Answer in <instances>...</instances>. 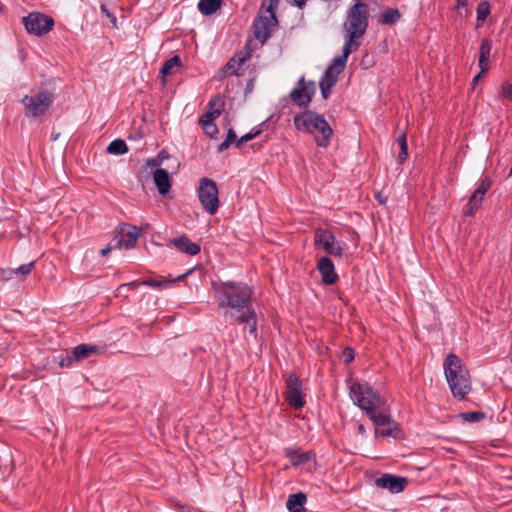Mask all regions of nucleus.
<instances>
[{
	"mask_svg": "<svg viewBox=\"0 0 512 512\" xmlns=\"http://www.w3.org/2000/svg\"><path fill=\"white\" fill-rule=\"evenodd\" d=\"M215 298L223 308L224 318L232 325L244 324L250 335L257 337V316L252 306V290L243 282L226 281L213 284Z\"/></svg>",
	"mask_w": 512,
	"mask_h": 512,
	"instance_id": "1",
	"label": "nucleus"
},
{
	"mask_svg": "<svg viewBox=\"0 0 512 512\" xmlns=\"http://www.w3.org/2000/svg\"><path fill=\"white\" fill-rule=\"evenodd\" d=\"M350 397L355 405L365 411L375 426L384 427L393 421L384 409L385 399L369 383L354 382L350 386Z\"/></svg>",
	"mask_w": 512,
	"mask_h": 512,
	"instance_id": "2",
	"label": "nucleus"
},
{
	"mask_svg": "<svg viewBox=\"0 0 512 512\" xmlns=\"http://www.w3.org/2000/svg\"><path fill=\"white\" fill-rule=\"evenodd\" d=\"M370 7L362 0H354L347 10L346 20L343 23L345 32V48L357 50L369 25Z\"/></svg>",
	"mask_w": 512,
	"mask_h": 512,
	"instance_id": "3",
	"label": "nucleus"
},
{
	"mask_svg": "<svg viewBox=\"0 0 512 512\" xmlns=\"http://www.w3.org/2000/svg\"><path fill=\"white\" fill-rule=\"evenodd\" d=\"M444 373L453 397L463 400L471 391V378L467 367L454 353H449L443 363Z\"/></svg>",
	"mask_w": 512,
	"mask_h": 512,
	"instance_id": "4",
	"label": "nucleus"
},
{
	"mask_svg": "<svg viewBox=\"0 0 512 512\" xmlns=\"http://www.w3.org/2000/svg\"><path fill=\"white\" fill-rule=\"evenodd\" d=\"M293 123L297 130L314 135L318 147L329 145L333 129L322 115L312 110H305L294 116Z\"/></svg>",
	"mask_w": 512,
	"mask_h": 512,
	"instance_id": "5",
	"label": "nucleus"
},
{
	"mask_svg": "<svg viewBox=\"0 0 512 512\" xmlns=\"http://www.w3.org/2000/svg\"><path fill=\"white\" fill-rule=\"evenodd\" d=\"M280 0H263L261 7H264L268 2L265 14L258 15L253 23L254 37L262 44L267 41L271 35V27L276 26L278 23L276 17V8Z\"/></svg>",
	"mask_w": 512,
	"mask_h": 512,
	"instance_id": "6",
	"label": "nucleus"
},
{
	"mask_svg": "<svg viewBox=\"0 0 512 512\" xmlns=\"http://www.w3.org/2000/svg\"><path fill=\"white\" fill-rule=\"evenodd\" d=\"M219 192L214 180L204 177L199 181L198 198L203 209L214 215L219 208Z\"/></svg>",
	"mask_w": 512,
	"mask_h": 512,
	"instance_id": "7",
	"label": "nucleus"
},
{
	"mask_svg": "<svg viewBox=\"0 0 512 512\" xmlns=\"http://www.w3.org/2000/svg\"><path fill=\"white\" fill-rule=\"evenodd\" d=\"M54 95L48 90H40L34 96L26 95L22 99L25 107V115L29 117H39L43 115L52 105Z\"/></svg>",
	"mask_w": 512,
	"mask_h": 512,
	"instance_id": "8",
	"label": "nucleus"
},
{
	"mask_svg": "<svg viewBox=\"0 0 512 512\" xmlns=\"http://www.w3.org/2000/svg\"><path fill=\"white\" fill-rule=\"evenodd\" d=\"M29 34L41 36L47 34L54 26V19L41 12H31L22 19Z\"/></svg>",
	"mask_w": 512,
	"mask_h": 512,
	"instance_id": "9",
	"label": "nucleus"
},
{
	"mask_svg": "<svg viewBox=\"0 0 512 512\" xmlns=\"http://www.w3.org/2000/svg\"><path fill=\"white\" fill-rule=\"evenodd\" d=\"M285 400L294 409H301L305 405L302 397V382L299 377L291 372L286 379Z\"/></svg>",
	"mask_w": 512,
	"mask_h": 512,
	"instance_id": "10",
	"label": "nucleus"
},
{
	"mask_svg": "<svg viewBox=\"0 0 512 512\" xmlns=\"http://www.w3.org/2000/svg\"><path fill=\"white\" fill-rule=\"evenodd\" d=\"M314 241L315 245L321 246L325 253L334 257H342L343 249L331 231L322 228L316 229Z\"/></svg>",
	"mask_w": 512,
	"mask_h": 512,
	"instance_id": "11",
	"label": "nucleus"
},
{
	"mask_svg": "<svg viewBox=\"0 0 512 512\" xmlns=\"http://www.w3.org/2000/svg\"><path fill=\"white\" fill-rule=\"evenodd\" d=\"M316 86L313 81L306 82L301 78L297 86L290 92L291 101L299 107H307L315 94Z\"/></svg>",
	"mask_w": 512,
	"mask_h": 512,
	"instance_id": "12",
	"label": "nucleus"
},
{
	"mask_svg": "<svg viewBox=\"0 0 512 512\" xmlns=\"http://www.w3.org/2000/svg\"><path fill=\"white\" fill-rule=\"evenodd\" d=\"M491 187V181L488 177L481 179L478 187L472 193L468 203L464 208V215L471 217L477 212L480 208L482 201L484 199V195Z\"/></svg>",
	"mask_w": 512,
	"mask_h": 512,
	"instance_id": "13",
	"label": "nucleus"
},
{
	"mask_svg": "<svg viewBox=\"0 0 512 512\" xmlns=\"http://www.w3.org/2000/svg\"><path fill=\"white\" fill-rule=\"evenodd\" d=\"M352 51L349 48L343 47L342 55L333 59L332 63L327 67L322 78L337 83L338 76L345 69L348 57Z\"/></svg>",
	"mask_w": 512,
	"mask_h": 512,
	"instance_id": "14",
	"label": "nucleus"
},
{
	"mask_svg": "<svg viewBox=\"0 0 512 512\" xmlns=\"http://www.w3.org/2000/svg\"><path fill=\"white\" fill-rule=\"evenodd\" d=\"M375 484L380 488L387 489L391 493H400L406 488L408 479L387 473L377 478Z\"/></svg>",
	"mask_w": 512,
	"mask_h": 512,
	"instance_id": "15",
	"label": "nucleus"
},
{
	"mask_svg": "<svg viewBox=\"0 0 512 512\" xmlns=\"http://www.w3.org/2000/svg\"><path fill=\"white\" fill-rule=\"evenodd\" d=\"M141 229L136 226L124 225L120 231V237L117 240L115 248L130 249L133 248L140 236Z\"/></svg>",
	"mask_w": 512,
	"mask_h": 512,
	"instance_id": "16",
	"label": "nucleus"
},
{
	"mask_svg": "<svg viewBox=\"0 0 512 512\" xmlns=\"http://www.w3.org/2000/svg\"><path fill=\"white\" fill-rule=\"evenodd\" d=\"M317 269L321 274L322 282L324 284L332 285L338 280V275L335 271L333 261L329 257H321L318 261Z\"/></svg>",
	"mask_w": 512,
	"mask_h": 512,
	"instance_id": "17",
	"label": "nucleus"
},
{
	"mask_svg": "<svg viewBox=\"0 0 512 512\" xmlns=\"http://www.w3.org/2000/svg\"><path fill=\"white\" fill-rule=\"evenodd\" d=\"M170 244L175 246L179 251L190 256H195L201 251L200 246L197 243L192 242L186 235H181L171 239Z\"/></svg>",
	"mask_w": 512,
	"mask_h": 512,
	"instance_id": "18",
	"label": "nucleus"
},
{
	"mask_svg": "<svg viewBox=\"0 0 512 512\" xmlns=\"http://www.w3.org/2000/svg\"><path fill=\"white\" fill-rule=\"evenodd\" d=\"M154 183L161 195H166L171 188V180L168 171L163 168H157L154 173Z\"/></svg>",
	"mask_w": 512,
	"mask_h": 512,
	"instance_id": "19",
	"label": "nucleus"
},
{
	"mask_svg": "<svg viewBox=\"0 0 512 512\" xmlns=\"http://www.w3.org/2000/svg\"><path fill=\"white\" fill-rule=\"evenodd\" d=\"M492 49V42L490 39L485 38L482 40L479 48V67L481 73H486L489 69V58Z\"/></svg>",
	"mask_w": 512,
	"mask_h": 512,
	"instance_id": "20",
	"label": "nucleus"
},
{
	"mask_svg": "<svg viewBox=\"0 0 512 512\" xmlns=\"http://www.w3.org/2000/svg\"><path fill=\"white\" fill-rule=\"evenodd\" d=\"M307 496L303 492L290 495L287 499L286 507L290 512H306L304 507Z\"/></svg>",
	"mask_w": 512,
	"mask_h": 512,
	"instance_id": "21",
	"label": "nucleus"
},
{
	"mask_svg": "<svg viewBox=\"0 0 512 512\" xmlns=\"http://www.w3.org/2000/svg\"><path fill=\"white\" fill-rule=\"evenodd\" d=\"M375 434L380 435L382 437H393L396 439H400L403 437L402 429L395 420L387 423L386 426L384 427L376 428Z\"/></svg>",
	"mask_w": 512,
	"mask_h": 512,
	"instance_id": "22",
	"label": "nucleus"
},
{
	"mask_svg": "<svg viewBox=\"0 0 512 512\" xmlns=\"http://www.w3.org/2000/svg\"><path fill=\"white\" fill-rule=\"evenodd\" d=\"M286 456L291 460L293 466H298L309 462L314 454L310 451L301 452L300 450L290 449L287 450Z\"/></svg>",
	"mask_w": 512,
	"mask_h": 512,
	"instance_id": "23",
	"label": "nucleus"
},
{
	"mask_svg": "<svg viewBox=\"0 0 512 512\" xmlns=\"http://www.w3.org/2000/svg\"><path fill=\"white\" fill-rule=\"evenodd\" d=\"M98 351L99 348L95 345L80 344L72 350V354L74 355V358H76V361H82L91 355L98 353Z\"/></svg>",
	"mask_w": 512,
	"mask_h": 512,
	"instance_id": "24",
	"label": "nucleus"
},
{
	"mask_svg": "<svg viewBox=\"0 0 512 512\" xmlns=\"http://www.w3.org/2000/svg\"><path fill=\"white\" fill-rule=\"evenodd\" d=\"M221 5L222 0H200L197 7L203 15L209 16L220 9Z\"/></svg>",
	"mask_w": 512,
	"mask_h": 512,
	"instance_id": "25",
	"label": "nucleus"
},
{
	"mask_svg": "<svg viewBox=\"0 0 512 512\" xmlns=\"http://www.w3.org/2000/svg\"><path fill=\"white\" fill-rule=\"evenodd\" d=\"M189 273L190 272L184 273V274L178 276L177 278L171 279V280L170 279L155 280L152 278H147L142 281V284L145 286L155 288V289H161V288L167 287L169 284L183 280Z\"/></svg>",
	"mask_w": 512,
	"mask_h": 512,
	"instance_id": "26",
	"label": "nucleus"
},
{
	"mask_svg": "<svg viewBox=\"0 0 512 512\" xmlns=\"http://www.w3.org/2000/svg\"><path fill=\"white\" fill-rule=\"evenodd\" d=\"M401 18V13L397 8H387L379 17V23L382 25H394Z\"/></svg>",
	"mask_w": 512,
	"mask_h": 512,
	"instance_id": "27",
	"label": "nucleus"
},
{
	"mask_svg": "<svg viewBox=\"0 0 512 512\" xmlns=\"http://www.w3.org/2000/svg\"><path fill=\"white\" fill-rule=\"evenodd\" d=\"M397 143L400 146V152L397 157L398 163L402 164L408 157V145H407V136L405 132H401L397 139Z\"/></svg>",
	"mask_w": 512,
	"mask_h": 512,
	"instance_id": "28",
	"label": "nucleus"
},
{
	"mask_svg": "<svg viewBox=\"0 0 512 512\" xmlns=\"http://www.w3.org/2000/svg\"><path fill=\"white\" fill-rule=\"evenodd\" d=\"M128 151V146L122 139L113 140L107 147V152L114 155H122Z\"/></svg>",
	"mask_w": 512,
	"mask_h": 512,
	"instance_id": "29",
	"label": "nucleus"
},
{
	"mask_svg": "<svg viewBox=\"0 0 512 512\" xmlns=\"http://www.w3.org/2000/svg\"><path fill=\"white\" fill-rule=\"evenodd\" d=\"M490 14V5L487 1H482L477 7V27L481 26Z\"/></svg>",
	"mask_w": 512,
	"mask_h": 512,
	"instance_id": "30",
	"label": "nucleus"
},
{
	"mask_svg": "<svg viewBox=\"0 0 512 512\" xmlns=\"http://www.w3.org/2000/svg\"><path fill=\"white\" fill-rule=\"evenodd\" d=\"M181 63V59L178 55H174L173 57H171L170 59L166 60L160 70V73L162 74L163 77L169 75L171 73V70L175 67V66H179Z\"/></svg>",
	"mask_w": 512,
	"mask_h": 512,
	"instance_id": "31",
	"label": "nucleus"
},
{
	"mask_svg": "<svg viewBox=\"0 0 512 512\" xmlns=\"http://www.w3.org/2000/svg\"><path fill=\"white\" fill-rule=\"evenodd\" d=\"M221 115V109L216 108L213 111H207L199 118V125L203 128L209 123H214V119Z\"/></svg>",
	"mask_w": 512,
	"mask_h": 512,
	"instance_id": "32",
	"label": "nucleus"
},
{
	"mask_svg": "<svg viewBox=\"0 0 512 512\" xmlns=\"http://www.w3.org/2000/svg\"><path fill=\"white\" fill-rule=\"evenodd\" d=\"M239 138H237V135L235 133V131L230 128L227 132V135H226V138L224 139V141L222 143H220L217 147V151L218 152H223L225 151L226 149L229 148V146L232 144V143H235L236 144V141L238 140Z\"/></svg>",
	"mask_w": 512,
	"mask_h": 512,
	"instance_id": "33",
	"label": "nucleus"
},
{
	"mask_svg": "<svg viewBox=\"0 0 512 512\" xmlns=\"http://www.w3.org/2000/svg\"><path fill=\"white\" fill-rule=\"evenodd\" d=\"M459 416L467 422L474 423L482 420L485 417V414L480 411H472L460 413Z\"/></svg>",
	"mask_w": 512,
	"mask_h": 512,
	"instance_id": "34",
	"label": "nucleus"
},
{
	"mask_svg": "<svg viewBox=\"0 0 512 512\" xmlns=\"http://www.w3.org/2000/svg\"><path fill=\"white\" fill-rule=\"evenodd\" d=\"M34 266L35 261H31L29 263L20 265L18 268H15L14 270L16 277L25 278L27 275L31 273Z\"/></svg>",
	"mask_w": 512,
	"mask_h": 512,
	"instance_id": "35",
	"label": "nucleus"
},
{
	"mask_svg": "<svg viewBox=\"0 0 512 512\" xmlns=\"http://www.w3.org/2000/svg\"><path fill=\"white\" fill-rule=\"evenodd\" d=\"M252 50L249 48V43H247L244 49L238 52L234 57H236L238 61V67L244 64L247 60L251 58Z\"/></svg>",
	"mask_w": 512,
	"mask_h": 512,
	"instance_id": "36",
	"label": "nucleus"
},
{
	"mask_svg": "<svg viewBox=\"0 0 512 512\" xmlns=\"http://www.w3.org/2000/svg\"><path fill=\"white\" fill-rule=\"evenodd\" d=\"M336 83L333 82V81H330V80H326L324 78L321 79L320 83H319V86H320V90H321V95L324 99H327L331 93V89L332 87L335 85Z\"/></svg>",
	"mask_w": 512,
	"mask_h": 512,
	"instance_id": "37",
	"label": "nucleus"
},
{
	"mask_svg": "<svg viewBox=\"0 0 512 512\" xmlns=\"http://www.w3.org/2000/svg\"><path fill=\"white\" fill-rule=\"evenodd\" d=\"M261 134V130L254 128L249 133L243 135L236 141V147L240 148L243 143L248 142Z\"/></svg>",
	"mask_w": 512,
	"mask_h": 512,
	"instance_id": "38",
	"label": "nucleus"
},
{
	"mask_svg": "<svg viewBox=\"0 0 512 512\" xmlns=\"http://www.w3.org/2000/svg\"><path fill=\"white\" fill-rule=\"evenodd\" d=\"M500 97L512 102V85L509 82H504L500 86Z\"/></svg>",
	"mask_w": 512,
	"mask_h": 512,
	"instance_id": "39",
	"label": "nucleus"
},
{
	"mask_svg": "<svg viewBox=\"0 0 512 512\" xmlns=\"http://www.w3.org/2000/svg\"><path fill=\"white\" fill-rule=\"evenodd\" d=\"M16 277L15 270L13 268H0V280L8 281Z\"/></svg>",
	"mask_w": 512,
	"mask_h": 512,
	"instance_id": "40",
	"label": "nucleus"
},
{
	"mask_svg": "<svg viewBox=\"0 0 512 512\" xmlns=\"http://www.w3.org/2000/svg\"><path fill=\"white\" fill-rule=\"evenodd\" d=\"M207 136H209L212 139H216L217 135L219 133L218 127L215 125V123H209V125L202 128Z\"/></svg>",
	"mask_w": 512,
	"mask_h": 512,
	"instance_id": "41",
	"label": "nucleus"
},
{
	"mask_svg": "<svg viewBox=\"0 0 512 512\" xmlns=\"http://www.w3.org/2000/svg\"><path fill=\"white\" fill-rule=\"evenodd\" d=\"M74 361H76V358H74V355L72 354V352L70 354H68L67 356L63 357L60 361H59V365L60 367L62 368H69L72 366V364L74 363Z\"/></svg>",
	"mask_w": 512,
	"mask_h": 512,
	"instance_id": "42",
	"label": "nucleus"
},
{
	"mask_svg": "<svg viewBox=\"0 0 512 512\" xmlns=\"http://www.w3.org/2000/svg\"><path fill=\"white\" fill-rule=\"evenodd\" d=\"M238 67V61L236 57H232L224 66V70L230 72L231 74H236L237 72L235 68Z\"/></svg>",
	"mask_w": 512,
	"mask_h": 512,
	"instance_id": "43",
	"label": "nucleus"
},
{
	"mask_svg": "<svg viewBox=\"0 0 512 512\" xmlns=\"http://www.w3.org/2000/svg\"><path fill=\"white\" fill-rule=\"evenodd\" d=\"M208 106L210 108L209 111H213L214 109L216 108H220L221 110L223 109V106H224V103L223 101L218 97V98H214V99H211L208 103Z\"/></svg>",
	"mask_w": 512,
	"mask_h": 512,
	"instance_id": "44",
	"label": "nucleus"
},
{
	"mask_svg": "<svg viewBox=\"0 0 512 512\" xmlns=\"http://www.w3.org/2000/svg\"><path fill=\"white\" fill-rule=\"evenodd\" d=\"M343 355L345 357V359H344L345 364L351 363L354 360V357H355L354 350L352 348H350V347H347V348L344 349Z\"/></svg>",
	"mask_w": 512,
	"mask_h": 512,
	"instance_id": "45",
	"label": "nucleus"
},
{
	"mask_svg": "<svg viewBox=\"0 0 512 512\" xmlns=\"http://www.w3.org/2000/svg\"><path fill=\"white\" fill-rule=\"evenodd\" d=\"M140 285H143L142 281L135 280V281H131V282L127 283V284H122V285H120L119 288L129 287L130 289H136Z\"/></svg>",
	"mask_w": 512,
	"mask_h": 512,
	"instance_id": "46",
	"label": "nucleus"
},
{
	"mask_svg": "<svg viewBox=\"0 0 512 512\" xmlns=\"http://www.w3.org/2000/svg\"><path fill=\"white\" fill-rule=\"evenodd\" d=\"M146 164L149 167H158L162 164V161H160L156 156L155 158L148 159Z\"/></svg>",
	"mask_w": 512,
	"mask_h": 512,
	"instance_id": "47",
	"label": "nucleus"
},
{
	"mask_svg": "<svg viewBox=\"0 0 512 512\" xmlns=\"http://www.w3.org/2000/svg\"><path fill=\"white\" fill-rule=\"evenodd\" d=\"M101 11L112 19L114 25L116 24V17L112 13H110V11L107 9L105 5H101Z\"/></svg>",
	"mask_w": 512,
	"mask_h": 512,
	"instance_id": "48",
	"label": "nucleus"
},
{
	"mask_svg": "<svg viewBox=\"0 0 512 512\" xmlns=\"http://www.w3.org/2000/svg\"><path fill=\"white\" fill-rule=\"evenodd\" d=\"M157 158L163 162L164 160L169 159L170 155L165 150H162L157 155Z\"/></svg>",
	"mask_w": 512,
	"mask_h": 512,
	"instance_id": "49",
	"label": "nucleus"
},
{
	"mask_svg": "<svg viewBox=\"0 0 512 512\" xmlns=\"http://www.w3.org/2000/svg\"><path fill=\"white\" fill-rule=\"evenodd\" d=\"M375 197H376V199L378 200V202L380 204H385L386 203L387 198L384 197L381 192L376 193Z\"/></svg>",
	"mask_w": 512,
	"mask_h": 512,
	"instance_id": "50",
	"label": "nucleus"
},
{
	"mask_svg": "<svg viewBox=\"0 0 512 512\" xmlns=\"http://www.w3.org/2000/svg\"><path fill=\"white\" fill-rule=\"evenodd\" d=\"M112 249H113V247H112V246H107V247L103 248V249L100 251V254H101L102 256H106V255H108V253H109Z\"/></svg>",
	"mask_w": 512,
	"mask_h": 512,
	"instance_id": "51",
	"label": "nucleus"
},
{
	"mask_svg": "<svg viewBox=\"0 0 512 512\" xmlns=\"http://www.w3.org/2000/svg\"><path fill=\"white\" fill-rule=\"evenodd\" d=\"M358 433L364 435L366 433V429L363 424H359L357 427Z\"/></svg>",
	"mask_w": 512,
	"mask_h": 512,
	"instance_id": "52",
	"label": "nucleus"
},
{
	"mask_svg": "<svg viewBox=\"0 0 512 512\" xmlns=\"http://www.w3.org/2000/svg\"><path fill=\"white\" fill-rule=\"evenodd\" d=\"M293 1H294V3H295L298 7H300V8H301L302 6H304V5H305V3H306V1H307V0H293Z\"/></svg>",
	"mask_w": 512,
	"mask_h": 512,
	"instance_id": "53",
	"label": "nucleus"
},
{
	"mask_svg": "<svg viewBox=\"0 0 512 512\" xmlns=\"http://www.w3.org/2000/svg\"><path fill=\"white\" fill-rule=\"evenodd\" d=\"M468 0H457V5L465 7L467 5Z\"/></svg>",
	"mask_w": 512,
	"mask_h": 512,
	"instance_id": "54",
	"label": "nucleus"
},
{
	"mask_svg": "<svg viewBox=\"0 0 512 512\" xmlns=\"http://www.w3.org/2000/svg\"><path fill=\"white\" fill-rule=\"evenodd\" d=\"M482 74H483V73H481V72H480L479 74H477V75L473 78V84H476V83L479 81V79L481 78V75H482Z\"/></svg>",
	"mask_w": 512,
	"mask_h": 512,
	"instance_id": "55",
	"label": "nucleus"
},
{
	"mask_svg": "<svg viewBox=\"0 0 512 512\" xmlns=\"http://www.w3.org/2000/svg\"><path fill=\"white\" fill-rule=\"evenodd\" d=\"M511 175H512V166H511V170H510L509 176H511Z\"/></svg>",
	"mask_w": 512,
	"mask_h": 512,
	"instance_id": "56",
	"label": "nucleus"
}]
</instances>
